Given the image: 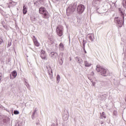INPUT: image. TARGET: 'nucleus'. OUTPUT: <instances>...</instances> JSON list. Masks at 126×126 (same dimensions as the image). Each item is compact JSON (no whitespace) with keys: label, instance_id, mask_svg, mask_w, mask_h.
Returning <instances> with one entry per match:
<instances>
[{"label":"nucleus","instance_id":"473e14b6","mask_svg":"<svg viewBox=\"0 0 126 126\" xmlns=\"http://www.w3.org/2000/svg\"><path fill=\"white\" fill-rule=\"evenodd\" d=\"M113 115H114V116H116L117 115V111H114L113 112Z\"/></svg>","mask_w":126,"mask_h":126},{"label":"nucleus","instance_id":"4be33fe9","mask_svg":"<svg viewBox=\"0 0 126 126\" xmlns=\"http://www.w3.org/2000/svg\"><path fill=\"white\" fill-rule=\"evenodd\" d=\"M23 126L21 122H18L16 123V126Z\"/></svg>","mask_w":126,"mask_h":126},{"label":"nucleus","instance_id":"c03bdc74","mask_svg":"<svg viewBox=\"0 0 126 126\" xmlns=\"http://www.w3.org/2000/svg\"><path fill=\"white\" fill-rule=\"evenodd\" d=\"M29 106H31V104H29Z\"/></svg>","mask_w":126,"mask_h":126},{"label":"nucleus","instance_id":"f03ea898","mask_svg":"<svg viewBox=\"0 0 126 126\" xmlns=\"http://www.w3.org/2000/svg\"><path fill=\"white\" fill-rule=\"evenodd\" d=\"M96 70H97L98 72H100L101 75H102V76H108L109 74V70L102 68L101 66L99 65H96Z\"/></svg>","mask_w":126,"mask_h":126},{"label":"nucleus","instance_id":"5701e85b","mask_svg":"<svg viewBox=\"0 0 126 126\" xmlns=\"http://www.w3.org/2000/svg\"><path fill=\"white\" fill-rule=\"evenodd\" d=\"M14 115H18V114H19V111H18V110H14Z\"/></svg>","mask_w":126,"mask_h":126},{"label":"nucleus","instance_id":"f257e3e1","mask_svg":"<svg viewBox=\"0 0 126 126\" xmlns=\"http://www.w3.org/2000/svg\"><path fill=\"white\" fill-rule=\"evenodd\" d=\"M76 5H77L76 3H72L67 8L66 12L67 16H69V15H71V14H72V13L75 11Z\"/></svg>","mask_w":126,"mask_h":126},{"label":"nucleus","instance_id":"58836bf2","mask_svg":"<svg viewBox=\"0 0 126 126\" xmlns=\"http://www.w3.org/2000/svg\"><path fill=\"white\" fill-rule=\"evenodd\" d=\"M27 87L28 88V87H29V84H26Z\"/></svg>","mask_w":126,"mask_h":126},{"label":"nucleus","instance_id":"393cba45","mask_svg":"<svg viewBox=\"0 0 126 126\" xmlns=\"http://www.w3.org/2000/svg\"><path fill=\"white\" fill-rule=\"evenodd\" d=\"M41 55H46V52L44 50H41Z\"/></svg>","mask_w":126,"mask_h":126},{"label":"nucleus","instance_id":"ea45409f","mask_svg":"<svg viewBox=\"0 0 126 126\" xmlns=\"http://www.w3.org/2000/svg\"><path fill=\"white\" fill-rule=\"evenodd\" d=\"M84 52H85V54H86V53H87V52H86V50H85Z\"/></svg>","mask_w":126,"mask_h":126},{"label":"nucleus","instance_id":"4468645a","mask_svg":"<svg viewBox=\"0 0 126 126\" xmlns=\"http://www.w3.org/2000/svg\"><path fill=\"white\" fill-rule=\"evenodd\" d=\"M12 76H13L14 78H15V77L17 76V72H16V71H13V72H12Z\"/></svg>","mask_w":126,"mask_h":126},{"label":"nucleus","instance_id":"c9c22d12","mask_svg":"<svg viewBox=\"0 0 126 126\" xmlns=\"http://www.w3.org/2000/svg\"><path fill=\"white\" fill-rule=\"evenodd\" d=\"M91 75H92L93 76H94V72L92 71V72L91 73Z\"/></svg>","mask_w":126,"mask_h":126},{"label":"nucleus","instance_id":"20e7f679","mask_svg":"<svg viewBox=\"0 0 126 126\" xmlns=\"http://www.w3.org/2000/svg\"><path fill=\"white\" fill-rule=\"evenodd\" d=\"M84 9H85V7L83 4H80L77 6V11L79 14H82Z\"/></svg>","mask_w":126,"mask_h":126},{"label":"nucleus","instance_id":"aec40b11","mask_svg":"<svg viewBox=\"0 0 126 126\" xmlns=\"http://www.w3.org/2000/svg\"><path fill=\"white\" fill-rule=\"evenodd\" d=\"M36 112H37V110L36 109L34 110L32 116V120L34 119V117L35 116V114H36Z\"/></svg>","mask_w":126,"mask_h":126},{"label":"nucleus","instance_id":"c85d7f7f","mask_svg":"<svg viewBox=\"0 0 126 126\" xmlns=\"http://www.w3.org/2000/svg\"><path fill=\"white\" fill-rule=\"evenodd\" d=\"M1 43H3V40L2 39L0 38V45H1Z\"/></svg>","mask_w":126,"mask_h":126},{"label":"nucleus","instance_id":"a211bd4d","mask_svg":"<svg viewBox=\"0 0 126 126\" xmlns=\"http://www.w3.org/2000/svg\"><path fill=\"white\" fill-rule=\"evenodd\" d=\"M100 117L101 119H103V118H104V119H106V114H105V112H103L102 114H100Z\"/></svg>","mask_w":126,"mask_h":126},{"label":"nucleus","instance_id":"a19ab883","mask_svg":"<svg viewBox=\"0 0 126 126\" xmlns=\"http://www.w3.org/2000/svg\"><path fill=\"white\" fill-rule=\"evenodd\" d=\"M90 80H91V82H93L92 79H91Z\"/></svg>","mask_w":126,"mask_h":126},{"label":"nucleus","instance_id":"a878e982","mask_svg":"<svg viewBox=\"0 0 126 126\" xmlns=\"http://www.w3.org/2000/svg\"><path fill=\"white\" fill-rule=\"evenodd\" d=\"M101 100H104L105 99V96L104 95H100Z\"/></svg>","mask_w":126,"mask_h":126},{"label":"nucleus","instance_id":"79ce46f5","mask_svg":"<svg viewBox=\"0 0 126 126\" xmlns=\"http://www.w3.org/2000/svg\"><path fill=\"white\" fill-rule=\"evenodd\" d=\"M101 125L103 124V122H101Z\"/></svg>","mask_w":126,"mask_h":126},{"label":"nucleus","instance_id":"6e6552de","mask_svg":"<svg viewBox=\"0 0 126 126\" xmlns=\"http://www.w3.org/2000/svg\"><path fill=\"white\" fill-rule=\"evenodd\" d=\"M87 38H89V40H90L92 42H93L94 41V34L93 33H89L87 35Z\"/></svg>","mask_w":126,"mask_h":126},{"label":"nucleus","instance_id":"7ed1b4c3","mask_svg":"<svg viewBox=\"0 0 126 126\" xmlns=\"http://www.w3.org/2000/svg\"><path fill=\"white\" fill-rule=\"evenodd\" d=\"M39 12L40 14H43V18H48V17H49V13L47 11L45 7H41L39 8Z\"/></svg>","mask_w":126,"mask_h":126},{"label":"nucleus","instance_id":"1a4fd4ad","mask_svg":"<svg viewBox=\"0 0 126 126\" xmlns=\"http://www.w3.org/2000/svg\"><path fill=\"white\" fill-rule=\"evenodd\" d=\"M33 41L35 46H36V47H40V43H39L38 40H37V38H36V37H35V36H33Z\"/></svg>","mask_w":126,"mask_h":126},{"label":"nucleus","instance_id":"e433bc0d","mask_svg":"<svg viewBox=\"0 0 126 126\" xmlns=\"http://www.w3.org/2000/svg\"><path fill=\"white\" fill-rule=\"evenodd\" d=\"M3 123H6V119H3Z\"/></svg>","mask_w":126,"mask_h":126},{"label":"nucleus","instance_id":"cd10ccee","mask_svg":"<svg viewBox=\"0 0 126 126\" xmlns=\"http://www.w3.org/2000/svg\"><path fill=\"white\" fill-rule=\"evenodd\" d=\"M121 16L123 18V20H125V15H124V13H123V12L121 13Z\"/></svg>","mask_w":126,"mask_h":126},{"label":"nucleus","instance_id":"f704fd0d","mask_svg":"<svg viewBox=\"0 0 126 126\" xmlns=\"http://www.w3.org/2000/svg\"><path fill=\"white\" fill-rule=\"evenodd\" d=\"M51 126H58V124H53Z\"/></svg>","mask_w":126,"mask_h":126},{"label":"nucleus","instance_id":"2eb2a0df","mask_svg":"<svg viewBox=\"0 0 126 126\" xmlns=\"http://www.w3.org/2000/svg\"><path fill=\"white\" fill-rule=\"evenodd\" d=\"M49 75L50 78H51V79H53V70H52V69H51V73L50 72V71H49Z\"/></svg>","mask_w":126,"mask_h":126},{"label":"nucleus","instance_id":"bb28decb","mask_svg":"<svg viewBox=\"0 0 126 126\" xmlns=\"http://www.w3.org/2000/svg\"><path fill=\"white\" fill-rule=\"evenodd\" d=\"M59 47H60L61 48H62V49H63V43H61L59 45Z\"/></svg>","mask_w":126,"mask_h":126},{"label":"nucleus","instance_id":"72a5a7b5","mask_svg":"<svg viewBox=\"0 0 126 126\" xmlns=\"http://www.w3.org/2000/svg\"><path fill=\"white\" fill-rule=\"evenodd\" d=\"M99 1V0H94V1L93 2V3H97V1Z\"/></svg>","mask_w":126,"mask_h":126},{"label":"nucleus","instance_id":"ddd939ff","mask_svg":"<svg viewBox=\"0 0 126 126\" xmlns=\"http://www.w3.org/2000/svg\"><path fill=\"white\" fill-rule=\"evenodd\" d=\"M40 57L42 60H47L46 54H41Z\"/></svg>","mask_w":126,"mask_h":126},{"label":"nucleus","instance_id":"6ab92c4d","mask_svg":"<svg viewBox=\"0 0 126 126\" xmlns=\"http://www.w3.org/2000/svg\"><path fill=\"white\" fill-rule=\"evenodd\" d=\"M90 65H91V63H88V62H87V61H85V66H90Z\"/></svg>","mask_w":126,"mask_h":126},{"label":"nucleus","instance_id":"4c0bfd02","mask_svg":"<svg viewBox=\"0 0 126 126\" xmlns=\"http://www.w3.org/2000/svg\"><path fill=\"white\" fill-rule=\"evenodd\" d=\"M95 84H96V83H95V82H93V86H95Z\"/></svg>","mask_w":126,"mask_h":126},{"label":"nucleus","instance_id":"423d86ee","mask_svg":"<svg viewBox=\"0 0 126 126\" xmlns=\"http://www.w3.org/2000/svg\"><path fill=\"white\" fill-rule=\"evenodd\" d=\"M114 21L115 23L118 24L119 27H122L123 26V21H122V20L119 19V17H115L114 19Z\"/></svg>","mask_w":126,"mask_h":126},{"label":"nucleus","instance_id":"9b49d317","mask_svg":"<svg viewBox=\"0 0 126 126\" xmlns=\"http://www.w3.org/2000/svg\"><path fill=\"white\" fill-rule=\"evenodd\" d=\"M75 60L78 63H82V59L80 57H76Z\"/></svg>","mask_w":126,"mask_h":126},{"label":"nucleus","instance_id":"9d476101","mask_svg":"<svg viewBox=\"0 0 126 126\" xmlns=\"http://www.w3.org/2000/svg\"><path fill=\"white\" fill-rule=\"evenodd\" d=\"M50 56L52 59H56L58 57V53L56 52H51L50 54Z\"/></svg>","mask_w":126,"mask_h":126},{"label":"nucleus","instance_id":"f8f14e48","mask_svg":"<svg viewBox=\"0 0 126 126\" xmlns=\"http://www.w3.org/2000/svg\"><path fill=\"white\" fill-rule=\"evenodd\" d=\"M23 14H26V13H27V8L26 6H25V5L23 6Z\"/></svg>","mask_w":126,"mask_h":126},{"label":"nucleus","instance_id":"c756f323","mask_svg":"<svg viewBox=\"0 0 126 126\" xmlns=\"http://www.w3.org/2000/svg\"><path fill=\"white\" fill-rule=\"evenodd\" d=\"M9 3H10L11 4H12V3H14V4H16V2H13V1H10Z\"/></svg>","mask_w":126,"mask_h":126},{"label":"nucleus","instance_id":"7c9ffc66","mask_svg":"<svg viewBox=\"0 0 126 126\" xmlns=\"http://www.w3.org/2000/svg\"><path fill=\"white\" fill-rule=\"evenodd\" d=\"M45 0H39V2L41 4H43V1H44Z\"/></svg>","mask_w":126,"mask_h":126},{"label":"nucleus","instance_id":"dca6fc26","mask_svg":"<svg viewBox=\"0 0 126 126\" xmlns=\"http://www.w3.org/2000/svg\"><path fill=\"white\" fill-rule=\"evenodd\" d=\"M69 116V115L67 114H65L63 117V119H64V121H67V120H68Z\"/></svg>","mask_w":126,"mask_h":126},{"label":"nucleus","instance_id":"37998d69","mask_svg":"<svg viewBox=\"0 0 126 126\" xmlns=\"http://www.w3.org/2000/svg\"><path fill=\"white\" fill-rule=\"evenodd\" d=\"M36 125H39V123H36Z\"/></svg>","mask_w":126,"mask_h":126},{"label":"nucleus","instance_id":"39448f33","mask_svg":"<svg viewBox=\"0 0 126 126\" xmlns=\"http://www.w3.org/2000/svg\"><path fill=\"white\" fill-rule=\"evenodd\" d=\"M57 33L60 37H62L63 35V27L62 26H59L56 29Z\"/></svg>","mask_w":126,"mask_h":126},{"label":"nucleus","instance_id":"412c9836","mask_svg":"<svg viewBox=\"0 0 126 126\" xmlns=\"http://www.w3.org/2000/svg\"><path fill=\"white\" fill-rule=\"evenodd\" d=\"M123 4L124 7H125V8H126V0H123Z\"/></svg>","mask_w":126,"mask_h":126},{"label":"nucleus","instance_id":"b1692460","mask_svg":"<svg viewBox=\"0 0 126 126\" xmlns=\"http://www.w3.org/2000/svg\"><path fill=\"white\" fill-rule=\"evenodd\" d=\"M83 49L84 51H85V43H84V40L83 41Z\"/></svg>","mask_w":126,"mask_h":126},{"label":"nucleus","instance_id":"f3484780","mask_svg":"<svg viewBox=\"0 0 126 126\" xmlns=\"http://www.w3.org/2000/svg\"><path fill=\"white\" fill-rule=\"evenodd\" d=\"M61 80V76L58 74L57 76V83H59Z\"/></svg>","mask_w":126,"mask_h":126},{"label":"nucleus","instance_id":"a18cd8bd","mask_svg":"<svg viewBox=\"0 0 126 126\" xmlns=\"http://www.w3.org/2000/svg\"><path fill=\"white\" fill-rule=\"evenodd\" d=\"M46 67H47V69H48V66H47Z\"/></svg>","mask_w":126,"mask_h":126},{"label":"nucleus","instance_id":"2f4dec72","mask_svg":"<svg viewBox=\"0 0 126 126\" xmlns=\"http://www.w3.org/2000/svg\"><path fill=\"white\" fill-rule=\"evenodd\" d=\"M10 46H11V42H9L8 43V45H7V47H9Z\"/></svg>","mask_w":126,"mask_h":126},{"label":"nucleus","instance_id":"0eeeda50","mask_svg":"<svg viewBox=\"0 0 126 126\" xmlns=\"http://www.w3.org/2000/svg\"><path fill=\"white\" fill-rule=\"evenodd\" d=\"M59 63L61 65L63 63V53H61L60 54Z\"/></svg>","mask_w":126,"mask_h":126}]
</instances>
